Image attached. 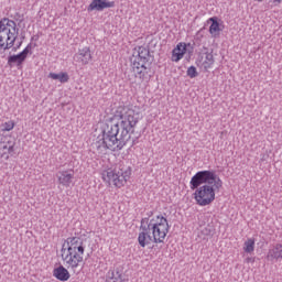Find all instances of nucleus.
<instances>
[{
	"label": "nucleus",
	"mask_w": 282,
	"mask_h": 282,
	"mask_svg": "<svg viewBox=\"0 0 282 282\" xmlns=\"http://www.w3.org/2000/svg\"><path fill=\"white\" fill-rule=\"evenodd\" d=\"M140 119L132 108L119 106L115 117L108 121L97 138L98 147L108 151H122L131 135L135 133V127Z\"/></svg>",
	"instance_id": "1"
},
{
	"label": "nucleus",
	"mask_w": 282,
	"mask_h": 282,
	"mask_svg": "<svg viewBox=\"0 0 282 282\" xmlns=\"http://www.w3.org/2000/svg\"><path fill=\"white\" fill-rule=\"evenodd\" d=\"M87 246L80 237H68L62 242L59 257L64 265H59L53 270V276L57 281L65 282L72 279L70 272H76L85 262V250Z\"/></svg>",
	"instance_id": "2"
},
{
	"label": "nucleus",
	"mask_w": 282,
	"mask_h": 282,
	"mask_svg": "<svg viewBox=\"0 0 282 282\" xmlns=\"http://www.w3.org/2000/svg\"><path fill=\"white\" fill-rule=\"evenodd\" d=\"M189 188L197 206H210L217 198V193L224 188V181L215 171H198L189 181Z\"/></svg>",
	"instance_id": "3"
},
{
	"label": "nucleus",
	"mask_w": 282,
	"mask_h": 282,
	"mask_svg": "<svg viewBox=\"0 0 282 282\" xmlns=\"http://www.w3.org/2000/svg\"><path fill=\"white\" fill-rule=\"evenodd\" d=\"M143 221H145L151 235H153V243H164L166 241V237L171 232V224H169V219L164 215L160 214L143 218Z\"/></svg>",
	"instance_id": "4"
},
{
	"label": "nucleus",
	"mask_w": 282,
	"mask_h": 282,
	"mask_svg": "<svg viewBox=\"0 0 282 282\" xmlns=\"http://www.w3.org/2000/svg\"><path fill=\"white\" fill-rule=\"evenodd\" d=\"M19 36V28L17 22L4 18L0 20V50L6 52L14 47V43Z\"/></svg>",
	"instance_id": "5"
},
{
	"label": "nucleus",
	"mask_w": 282,
	"mask_h": 282,
	"mask_svg": "<svg viewBox=\"0 0 282 282\" xmlns=\"http://www.w3.org/2000/svg\"><path fill=\"white\" fill-rule=\"evenodd\" d=\"M130 178L131 169L122 170L120 167H109L101 172L102 182L115 188H124Z\"/></svg>",
	"instance_id": "6"
},
{
	"label": "nucleus",
	"mask_w": 282,
	"mask_h": 282,
	"mask_svg": "<svg viewBox=\"0 0 282 282\" xmlns=\"http://www.w3.org/2000/svg\"><path fill=\"white\" fill-rule=\"evenodd\" d=\"M149 56L150 53L147 47L139 46L132 58V69L137 78L144 80L149 74Z\"/></svg>",
	"instance_id": "7"
},
{
	"label": "nucleus",
	"mask_w": 282,
	"mask_h": 282,
	"mask_svg": "<svg viewBox=\"0 0 282 282\" xmlns=\"http://www.w3.org/2000/svg\"><path fill=\"white\" fill-rule=\"evenodd\" d=\"M138 243L141 248H147V246L153 243V234H151V229H149L144 218L141 219L139 227Z\"/></svg>",
	"instance_id": "8"
},
{
	"label": "nucleus",
	"mask_w": 282,
	"mask_h": 282,
	"mask_svg": "<svg viewBox=\"0 0 282 282\" xmlns=\"http://www.w3.org/2000/svg\"><path fill=\"white\" fill-rule=\"evenodd\" d=\"M74 169L68 170H59L56 173V180L58 186H63V188H69L72 184H74Z\"/></svg>",
	"instance_id": "9"
},
{
	"label": "nucleus",
	"mask_w": 282,
	"mask_h": 282,
	"mask_svg": "<svg viewBox=\"0 0 282 282\" xmlns=\"http://www.w3.org/2000/svg\"><path fill=\"white\" fill-rule=\"evenodd\" d=\"M74 58L77 63H80V65H89L94 61L91 48L88 46L79 48L78 52L74 55Z\"/></svg>",
	"instance_id": "10"
},
{
	"label": "nucleus",
	"mask_w": 282,
	"mask_h": 282,
	"mask_svg": "<svg viewBox=\"0 0 282 282\" xmlns=\"http://www.w3.org/2000/svg\"><path fill=\"white\" fill-rule=\"evenodd\" d=\"M12 153H14V142L2 138L0 140V160H10Z\"/></svg>",
	"instance_id": "11"
},
{
	"label": "nucleus",
	"mask_w": 282,
	"mask_h": 282,
	"mask_svg": "<svg viewBox=\"0 0 282 282\" xmlns=\"http://www.w3.org/2000/svg\"><path fill=\"white\" fill-rule=\"evenodd\" d=\"M116 6V2L109 1V0H93L87 8L88 12H94L96 10L97 12H102V10L107 8H113Z\"/></svg>",
	"instance_id": "12"
},
{
	"label": "nucleus",
	"mask_w": 282,
	"mask_h": 282,
	"mask_svg": "<svg viewBox=\"0 0 282 282\" xmlns=\"http://www.w3.org/2000/svg\"><path fill=\"white\" fill-rule=\"evenodd\" d=\"M30 50H32V47L29 45L20 54L9 56L8 65H10V67H12V65H17L18 67L23 65L30 54Z\"/></svg>",
	"instance_id": "13"
},
{
	"label": "nucleus",
	"mask_w": 282,
	"mask_h": 282,
	"mask_svg": "<svg viewBox=\"0 0 282 282\" xmlns=\"http://www.w3.org/2000/svg\"><path fill=\"white\" fill-rule=\"evenodd\" d=\"M187 47L188 45L186 44V42L178 43L172 51V63H180V61H182V58H184V56L186 55V52L188 50Z\"/></svg>",
	"instance_id": "14"
},
{
	"label": "nucleus",
	"mask_w": 282,
	"mask_h": 282,
	"mask_svg": "<svg viewBox=\"0 0 282 282\" xmlns=\"http://www.w3.org/2000/svg\"><path fill=\"white\" fill-rule=\"evenodd\" d=\"M207 21L208 23H212L209 26V34L212 39H219L224 30L221 28V24H219V18L213 17V18H209Z\"/></svg>",
	"instance_id": "15"
},
{
	"label": "nucleus",
	"mask_w": 282,
	"mask_h": 282,
	"mask_svg": "<svg viewBox=\"0 0 282 282\" xmlns=\"http://www.w3.org/2000/svg\"><path fill=\"white\" fill-rule=\"evenodd\" d=\"M214 65L215 56L213 55V53H205V56H203L200 61V67H203L205 72H208V69H213Z\"/></svg>",
	"instance_id": "16"
},
{
	"label": "nucleus",
	"mask_w": 282,
	"mask_h": 282,
	"mask_svg": "<svg viewBox=\"0 0 282 282\" xmlns=\"http://www.w3.org/2000/svg\"><path fill=\"white\" fill-rule=\"evenodd\" d=\"M268 259H282V245L281 243H276L274 245L268 252L267 254Z\"/></svg>",
	"instance_id": "17"
},
{
	"label": "nucleus",
	"mask_w": 282,
	"mask_h": 282,
	"mask_svg": "<svg viewBox=\"0 0 282 282\" xmlns=\"http://www.w3.org/2000/svg\"><path fill=\"white\" fill-rule=\"evenodd\" d=\"M48 78L59 80V83H69V74L67 73H50Z\"/></svg>",
	"instance_id": "18"
},
{
	"label": "nucleus",
	"mask_w": 282,
	"mask_h": 282,
	"mask_svg": "<svg viewBox=\"0 0 282 282\" xmlns=\"http://www.w3.org/2000/svg\"><path fill=\"white\" fill-rule=\"evenodd\" d=\"M107 282H124V275L119 270L111 271Z\"/></svg>",
	"instance_id": "19"
},
{
	"label": "nucleus",
	"mask_w": 282,
	"mask_h": 282,
	"mask_svg": "<svg viewBox=\"0 0 282 282\" xmlns=\"http://www.w3.org/2000/svg\"><path fill=\"white\" fill-rule=\"evenodd\" d=\"M14 127H17V123L14 122V120H9V121L1 123L0 131L2 133L10 132L14 129Z\"/></svg>",
	"instance_id": "20"
},
{
	"label": "nucleus",
	"mask_w": 282,
	"mask_h": 282,
	"mask_svg": "<svg viewBox=\"0 0 282 282\" xmlns=\"http://www.w3.org/2000/svg\"><path fill=\"white\" fill-rule=\"evenodd\" d=\"M254 238L247 239L243 243L245 252H247L248 254H252V252H254Z\"/></svg>",
	"instance_id": "21"
},
{
	"label": "nucleus",
	"mask_w": 282,
	"mask_h": 282,
	"mask_svg": "<svg viewBox=\"0 0 282 282\" xmlns=\"http://www.w3.org/2000/svg\"><path fill=\"white\" fill-rule=\"evenodd\" d=\"M187 76L189 78H197V68L195 66H189L187 68Z\"/></svg>",
	"instance_id": "22"
},
{
	"label": "nucleus",
	"mask_w": 282,
	"mask_h": 282,
	"mask_svg": "<svg viewBox=\"0 0 282 282\" xmlns=\"http://www.w3.org/2000/svg\"><path fill=\"white\" fill-rule=\"evenodd\" d=\"M274 3H282V0H273Z\"/></svg>",
	"instance_id": "23"
},
{
	"label": "nucleus",
	"mask_w": 282,
	"mask_h": 282,
	"mask_svg": "<svg viewBox=\"0 0 282 282\" xmlns=\"http://www.w3.org/2000/svg\"><path fill=\"white\" fill-rule=\"evenodd\" d=\"M250 261H254V260H252V258H248L247 262L250 263Z\"/></svg>",
	"instance_id": "24"
}]
</instances>
